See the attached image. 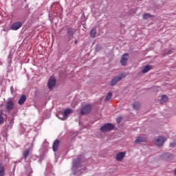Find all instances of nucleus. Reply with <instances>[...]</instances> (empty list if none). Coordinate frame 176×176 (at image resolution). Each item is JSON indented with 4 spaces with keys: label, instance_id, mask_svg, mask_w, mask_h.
<instances>
[{
    "label": "nucleus",
    "instance_id": "423d86ee",
    "mask_svg": "<svg viewBox=\"0 0 176 176\" xmlns=\"http://www.w3.org/2000/svg\"><path fill=\"white\" fill-rule=\"evenodd\" d=\"M129 60V53H124L120 59V64L122 67L127 65V61Z\"/></svg>",
    "mask_w": 176,
    "mask_h": 176
},
{
    "label": "nucleus",
    "instance_id": "393cba45",
    "mask_svg": "<svg viewBox=\"0 0 176 176\" xmlns=\"http://www.w3.org/2000/svg\"><path fill=\"white\" fill-rule=\"evenodd\" d=\"M61 113H63V111H60L58 113H56V117L58 119H60V120H64V119H65V117H62L63 116L61 115Z\"/></svg>",
    "mask_w": 176,
    "mask_h": 176
},
{
    "label": "nucleus",
    "instance_id": "bb28decb",
    "mask_svg": "<svg viewBox=\"0 0 176 176\" xmlns=\"http://www.w3.org/2000/svg\"><path fill=\"white\" fill-rule=\"evenodd\" d=\"M12 58H13V55H12V53H10L8 55V61H9V63H12Z\"/></svg>",
    "mask_w": 176,
    "mask_h": 176
},
{
    "label": "nucleus",
    "instance_id": "f3484780",
    "mask_svg": "<svg viewBox=\"0 0 176 176\" xmlns=\"http://www.w3.org/2000/svg\"><path fill=\"white\" fill-rule=\"evenodd\" d=\"M152 69V66L149 65H146V66L143 67L142 69V74H146L149 72V70Z\"/></svg>",
    "mask_w": 176,
    "mask_h": 176
},
{
    "label": "nucleus",
    "instance_id": "f03ea898",
    "mask_svg": "<svg viewBox=\"0 0 176 176\" xmlns=\"http://www.w3.org/2000/svg\"><path fill=\"white\" fill-rule=\"evenodd\" d=\"M91 109H93L91 104L88 103L81 107L80 113L81 116H85V115H88V113H90L91 112Z\"/></svg>",
    "mask_w": 176,
    "mask_h": 176
},
{
    "label": "nucleus",
    "instance_id": "aec40b11",
    "mask_svg": "<svg viewBox=\"0 0 176 176\" xmlns=\"http://www.w3.org/2000/svg\"><path fill=\"white\" fill-rule=\"evenodd\" d=\"M96 34H97V28H93L90 31V36L91 38H96Z\"/></svg>",
    "mask_w": 176,
    "mask_h": 176
},
{
    "label": "nucleus",
    "instance_id": "4be33fe9",
    "mask_svg": "<svg viewBox=\"0 0 176 176\" xmlns=\"http://www.w3.org/2000/svg\"><path fill=\"white\" fill-rule=\"evenodd\" d=\"M0 176H5V168L1 164H0Z\"/></svg>",
    "mask_w": 176,
    "mask_h": 176
},
{
    "label": "nucleus",
    "instance_id": "4c0bfd02",
    "mask_svg": "<svg viewBox=\"0 0 176 176\" xmlns=\"http://www.w3.org/2000/svg\"><path fill=\"white\" fill-rule=\"evenodd\" d=\"M175 174L176 175V169L175 170Z\"/></svg>",
    "mask_w": 176,
    "mask_h": 176
},
{
    "label": "nucleus",
    "instance_id": "20e7f679",
    "mask_svg": "<svg viewBox=\"0 0 176 176\" xmlns=\"http://www.w3.org/2000/svg\"><path fill=\"white\" fill-rule=\"evenodd\" d=\"M115 129V125L111 123H107L102 126L100 129L101 133H107V131H111Z\"/></svg>",
    "mask_w": 176,
    "mask_h": 176
},
{
    "label": "nucleus",
    "instance_id": "1a4fd4ad",
    "mask_svg": "<svg viewBox=\"0 0 176 176\" xmlns=\"http://www.w3.org/2000/svg\"><path fill=\"white\" fill-rule=\"evenodd\" d=\"M66 31L67 34V38L69 42V41H72V39L74 38V28L71 27H67Z\"/></svg>",
    "mask_w": 176,
    "mask_h": 176
},
{
    "label": "nucleus",
    "instance_id": "412c9836",
    "mask_svg": "<svg viewBox=\"0 0 176 176\" xmlns=\"http://www.w3.org/2000/svg\"><path fill=\"white\" fill-rule=\"evenodd\" d=\"M153 16L149 13H145L143 14V20H149V19H152Z\"/></svg>",
    "mask_w": 176,
    "mask_h": 176
},
{
    "label": "nucleus",
    "instance_id": "dca6fc26",
    "mask_svg": "<svg viewBox=\"0 0 176 176\" xmlns=\"http://www.w3.org/2000/svg\"><path fill=\"white\" fill-rule=\"evenodd\" d=\"M72 113V109H66L63 113H60L62 118H67L69 113Z\"/></svg>",
    "mask_w": 176,
    "mask_h": 176
},
{
    "label": "nucleus",
    "instance_id": "c9c22d12",
    "mask_svg": "<svg viewBox=\"0 0 176 176\" xmlns=\"http://www.w3.org/2000/svg\"><path fill=\"white\" fill-rule=\"evenodd\" d=\"M75 45H78V40L74 41Z\"/></svg>",
    "mask_w": 176,
    "mask_h": 176
},
{
    "label": "nucleus",
    "instance_id": "5701e85b",
    "mask_svg": "<svg viewBox=\"0 0 176 176\" xmlns=\"http://www.w3.org/2000/svg\"><path fill=\"white\" fill-rule=\"evenodd\" d=\"M133 109H135V111H138V109H140V102H135L133 103Z\"/></svg>",
    "mask_w": 176,
    "mask_h": 176
},
{
    "label": "nucleus",
    "instance_id": "9b49d317",
    "mask_svg": "<svg viewBox=\"0 0 176 176\" xmlns=\"http://www.w3.org/2000/svg\"><path fill=\"white\" fill-rule=\"evenodd\" d=\"M141 142H146V138L143 136H138L135 140V144L137 145L141 144Z\"/></svg>",
    "mask_w": 176,
    "mask_h": 176
},
{
    "label": "nucleus",
    "instance_id": "6ab92c4d",
    "mask_svg": "<svg viewBox=\"0 0 176 176\" xmlns=\"http://www.w3.org/2000/svg\"><path fill=\"white\" fill-rule=\"evenodd\" d=\"M30 148H28L23 152V158L24 160H27V157L30 156Z\"/></svg>",
    "mask_w": 176,
    "mask_h": 176
},
{
    "label": "nucleus",
    "instance_id": "f704fd0d",
    "mask_svg": "<svg viewBox=\"0 0 176 176\" xmlns=\"http://www.w3.org/2000/svg\"><path fill=\"white\" fill-rule=\"evenodd\" d=\"M76 135H78V132L73 133V137H76Z\"/></svg>",
    "mask_w": 176,
    "mask_h": 176
},
{
    "label": "nucleus",
    "instance_id": "39448f33",
    "mask_svg": "<svg viewBox=\"0 0 176 176\" xmlns=\"http://www.w3.org/2000/svg\"><path fill=\"white\" fill-rule=\"evenodd\" d=\"M155 142L156 146H163V145H164V142H166V138L163 136H160L157 139H155Z\"/></svg>",
    "mask_w": 176,
    "mask_h": 176
},
{
    "label": "nucleus",
    "instance_id": "c85d7f7f",
    "mask_svg": "<svg viewBox=\"0 0 176 176\" xmlns=\"http://www.w3.org/2000/svg\"><path fill=\"white\" fill-rule=\"evenodd\" d=\"M31 146H34V142H35V137H33L32 139H31Z\"/></svg>",
    "mask_w": 176,
    "mask_h": 176
},
{
    "label": "nucleus",
    "instance_id": "a878e982",
    "mask_svg": "<svg viewBox=\"0 0 176 176\" xmlns=\"http://www.w3.org/2000/svg\"><path fill=\"white\" fill-rule=\"evenodd\" d=\"M102 50V47L100 45L98 44L96 45V48H95L96 52H100V50Z\"/></svg>",
    "mask_w": 176,
    "mask_h": 176
},
{
    "label": "nucleus",
    "instance_id": "ddd939ff",
    "mask_svg": "<svg viewBox=\"0 0 176 176\" xmlns=\"http://www.w3.org/2000/svg\"><path fill=\"white\" fill-rule=\"evenodd\" d=\"M60 146V140H56L52 145V149L54 152H57V150L58 149V146Z\"/></svg>",
    "mask_w": 176,
    "mask_h": 176
},
{
    "label": "nucleus",
    "instance_id": "cd10ccee",
    "mask_svg": "<svg viewBox=\"0 0 176 176\" xmlns=\"http://www.w3.org/2000/svg\"><path fill=\"white\" fill-rule=\"evenodd\" d=\"M4 120H3V116L0 115V124H3Z\"/></svg>",
    "mask_w": 176,
    "mask_h": 176
},
{
    "label": "nucleus",
    "instance_id": "2eb2a0df",
    "mask_svg": "<svg viewBox=\"0 0 176 176\" xmlns=\"http://www.w3.org/2000/svg\"><path fill=\"white\" fill-rule=\"evenodd\" d=\"M26 100H27V96H25V94H23L19 98L18 101V104L19 105H23L24 102H25Z\"/></svg>",
    "mask_w": 176,
    "mask_h": 176
},
{
    "label": "nucleus",
    "instance_id": "e433bc0d",
    "mask_svg": "<svg viewBox=\"0 0 176 176\" xmlns=\"http://www.w3.org/2000/svg\"><path fill=\"white\" fill-rule=\"evenodd\" d=\"M12 123H13V120L10 121V124H12Z\"/></svg>",
    "mask_w": 176,
    "mask_h": 176
},
{
    "label": "nucleus",
    "instance_id": "2f4dec72",
    "mask_svg": "<svg viewBox=\"0 0 176 176\" xmlns=\"http://www.w3.org/2000/svg\"><path fill=\"white\" fill-rule=\"evenodd\" d=\"M170 146L171 148H174V146H175V143H170Z\"/></svg>",
    "mask_w": 176,
    "mask_h": 176
},
{
    "label": "nucleus",
    "instance_id": "9d476101",
    "mask_svg": "<svg viewBox=\"0 0 176 176\" xmlns=\"http://www.w3.org/2000/svg\"><path fill=\"white\" fill-rule=\"evenodd\" d=\"M6 108L7 111H12V109H13V108H14V102H13V100L8 99V100L6 103Z\"/></svg>",
    "mask_w": 176,
    "mask_h": 176
},
{
    "label": "nucleus",
    "instance_id": "a211bd4d",
    "mask_svg": "<svg viewBox=\"0 0 176 176\" xmlns=\"http://www.w3.org/2000/svg\"><path fill=\"white\" fill-rule=\"evenodd\" d=\"M167 101H168V97L166 95H163L161 99L160 100V104H166Z\"/></svg>",
    "mask_w": 176,
    "mask_h": 176
},
{
    "label": "nucleus",
    "instance_id": "c756f323",
    "mask_svg": "<svg viewBox=\"0 0 176 176\" xmlns=\"http://www.w3.org/2000/svg\"><path fill=\"white\" fill-rule=\"evenodd\" d=\"M117 123H120L122 122V117H119L118 118H117Z\"/></svg>",
    "mask_w": 176,
    "mask_h": 176
},
{
    "label": "nucleus",
    "instance_id": "72a5a7b5",
    "mask_svg": "<svg viewBox=\"0 0 176 176\" xmlns=\"http://www.w3.org/2000/svg\"><path fill=\"white\" fill-rule=\"evenodd\" d=\"M42 160H43V158L40 157L38 160V163H42Z\"/></svg>",
    "mask_w": 176,
    "mask_h": 176
},
{
    "label": "nucleus",
    "instance_id": "f257e3e1",
    "mask_svg": "<svg viewBox=\"0 0 176 176\" xmlns=\"http://www.w3.org/2000/svg\"><path fill=\"white\" fill-rule=\"evenodd\" d=\"M81 162H82V158L80 157V156H78L76 158V160H75L73 162L72 170H73V174L74 175H77V176L82 175V173H83V171H82V168L84 171L86 170V167L82 166V164H80Z\"/></svg>",
    "mask_w": 176,
    "mask_h": 176
},
{
    "label": "nucleus",
    "instance_id": "7c9ffc66",
    "mask_svg": "<svg viewBox=\"0 0 176 176\" xmlns=\"http://www.w3.org/2000/svg\"><path fill=\"white\" fill-rule=\"evenodd\" d=\"M10 91H11L12 94H13V93H14V88H13V87H10Z\"/></svg>",
    "mask_w": 176,
    "mask_h": 176
},
{
    "label": "nucleus",
    "instance_id": "4468645a",
    "mask_svg": "<svg viewBox=\"0 0 176 176\" xmlns=\"http://www.w3.org/2000/svg\"><path fill=\"white\" fill-rule=\"evenodd\" d=\"M162 157L164 160H166V162H168L171 160V159H173V154H170V153H164V154H162Z\"/></svg>",
    "mask_w": 176,
    "mask_h": 176
},
{
    "label": "nucleus",
    "instance_id": "6e6552de",
    "mask_svg": "<svg viewBox=\"0 0 176 176\" xmlns=\"http://www.w3.org/2000/svg\"><path fill=\"white\" fill-rule=\"evenodd\" d=\"M56 78L54 76H51L48 80V89H52L53 87L56 86Z\"/></svg>",
    "mask_w": 176,
    "mask_h": 176
},
{
    "label": "nucleus",
    "instance_id": "b1692460",
    "mask_svg": "<svg viewBox=\"0 0 176 176\" xmlns=\"http://www.w3.org/2000/svg\"><path fill=\"white\" fill-rule=\"evenodd\" d=\"M112 98V92H109L104 99V101H109Z\"/></svg>",
    "mask_w": 176,
    "mask_h": 176
},
{
    "label": "nucleus",
    "instance_id": "473e14b6",
    "mask_svg": "<svg viewBox=\"0 0 176 176\" xmlns=\"http://www.w3.org/2000/svg\"><path fill=\"white\" fill-rule=\"evenodd\" d=\"M58 52L60 53V54H65V53H67V52H63L61 50H59Z\"/></svg>",
    "mask_w": 176,
    "mask_h": 176
},
{
    "label": "nucleus",
    "instance_id": "f8f14e48",
    "mask_svg": "<svg viewBox=\"0 0 176 176\" xmlns=\"http://www.w3.org/2000/svg\"><path fill=\"white\" fill-rule=\"evenodd\" d=\"M125 155H126L125 152H120V153H117V155H116L117 162H120V161L123 160V159H124Z\"/></svg>",
    "mask_w": 176,
    "mask_h": 176
},
{
    "label": "nucleus",
    "instance_id": "0eeeda50",
    "mask_svg": "<svg viewBox=\"0 0 176 176\" xmlns=\"http://www.w3.org/2000/svg\"><path fill=\"white\" fill-rule=\"evenodd\" d=\"M21 27H23V22L17 21L11 25L10 30H12V31H17V30H19Z\"/></svg>",
    "mask_w": 176,
    "mask_h": 176
},
{
    "label": "nucleus",
    "instance_id": "7ed1b4c3",
    "mask_svg": "<svg viewBox=\"0 0 176 176\" xmlns=\"http://www.w3.org/2000/svg\"><path fill=\"white\" fill-rule=\"evenodd\" d=\"M124 78H126V75H124V74H121L118 76H115L111 79L110 86H116V84L119 83V82H120L122 79H124Z\"/></svg>",
    "mask_w": 176,
    "mask_h": 176
}]
</instances>
